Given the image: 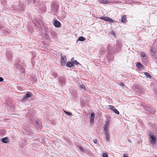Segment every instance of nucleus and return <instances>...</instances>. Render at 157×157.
Returning a JSON list of instances; mask_svg holds the SVG:
<instances>
[{
    "instance_id": "f257e3e1",
    "label": "nucleus",
    "mask_w": 157,
    "mask_h": 157,
    "mask_svg": "<svg viewBox=\"0 0 157 157\" xmlns=\"http://www.w3.org/2000/svg\"><path fill=\"white\" fill-rule=\"evenodd\" d=\"M61 63L62 66H64L66 63L67 58L65 55L61 54Z\"/></svg>"
},
{
    "instance_id": "f03ea898",
    "label": "nucleus",
    "mask_w": 157,
    "mask_h": 157,
    "mask_svg": "<svg viewBox=\"0 0 157 157\" xmlns=\"http://www.w3.org/2000/svg\"><path fill=\"white\" fill-rule=\"evenodd\" d=\"M150 138L151 139V143L152 144H153L156 141V138L155 137H154V135L152 133H151L149 135Z\"/></svg>"
},
{
    "instance_id": "7ed1b4c3",
    "label": "nucleus",
    "mask_w": 157,
    "mask_h": 157,
    "mask_svg": "<svg viewBox=\"0 0 157 157\" xmlns=\"http://www.w3.org/2000/svg\"><path fill=\"white\" fill-rule=\"evenodd\" d=\"M100 19L108 22H113V21L112 19L107 17H101L100 18Z\"/></svg>"
},
{
    "instance_id": "20e7f679",
    "label": "nucleus",
    "mask_w": 157,
    "mask_h": 157,
    "mask_svg": "<svg viewBox=\"0 0 157 157\" xmlns=\"http://www.w3.org/2000/svg\"><path fill=\"white\" fill-rule=\"evenodd\" d=\"M95 117V114L94 113H91L90 116V122L92 124L94 122V119Z\"/></svg>"
},
{
    "instance_id": "39448f33",
    "label": "nucleus",
    "mask_w": 157,
    "mask_h": 157,
    "mask_svg": "<svg viewBox=\"0 0 157 157\" xmlns=\"http://www.w3.org/2000/svg\"><path fill=\"white\" fill-rule=\"evenodd\" d=\"M109 106L110 109H112L114 112L115 113L117 114H119V112L114 106L111 105H109Z\"/></svg>"
},
{
    "instance_id": "423d86ee",
    "label": "nucleus",
    "mask_w": 157,
    "mask_h": 157,
    "mask_svg": "<svg viewBox=\"0 0 157 157\" xmlns=\"http://www.w3.org/2000/svg\"><path fill=\"white\" fill-rule=\"evenodd\" d=\"M32 96V94L30 92H28L23 98V100H25L28 98L31 97Z\"/></svg>"
},
{
    "instance_id": "0eeeda50",
    "label": "nucleus",
    "mask_w": 157,
    "mask_h": 157,
    "mask_svg": "<svg viewBox=\"0 0 157 157\" xmlns=\"http://www.w3.org/2000/svg\"><path fill=\"white\" fill-rule=\"evenodd\" d=\"M54 25L55 27L59 28L60 27L61 24L59 21L55 20L54 23Z\"/></svg>"
},
{
    "instance_id": "6e6552de",
    "label": "nucleus",
    "mask_w": 157,
    "mask_h": 157,
    "mask_svg": "<svg viewBox=\"0 0 157 157\" xmlns=\"http://www.w3.org/2000/svg\"><path fill=\"white\" fill-rule=\"evenodd\" d=\"M121 21L122 22H123V23L126 22L127 20L126 17V15H124L122 16V18L121 19Z\"/></svg>"
},
{
    "instance_id": "1a4fd4ad",
    "label": "nucleus",
    "mask_w": 157,
    "mask_h": 157,
    "mask_svg": "<svg viewBox=\"0 0 157 157\" xmlns=\"http://www.w3.org/2000/svg\"><path fill=\"white\" fill-rule=\"evenodd\" d=\"M66 66L67 67H70L73 66V64L72 62L71 63L70 61H69L66 64Z\"/></svg>"
},
{
    "instance_id": "9d476101",
    "label": "nucleus",
    "mask_w": 157,
    "mask_h": 157,
    "mask_svg": "<svg viewBox=\"0 0 157 157\" xmlns=\"http://www.w3.org/2000/svg\"><path fill=\"white\" fill-rule=\"evenodd\" d=\"M2 141L4 143H7L8 142H9V140L7 138L5 137L3 138L2 139Z\"/></svg>"
},
{
    "instance_id": "9b49d317",
    "label": "nucleus",
    "mask_w": 157,
    "mask_h": 157,
    "mask_svg": "<svg viewBox=\"0 0 157 157\" xmlns=\"http://www.w3.org/2000/svg\"><path fill=\"white\" fill-rule=\"evenodd\" d=\"M108 123H106L105 124V127L104 128V130L105 131V133H107L108 132L107 131V128L108 127Z\"/></svg>"
},
{
    "instance_id": "f8f14e48",
    "label": "nucleus",
    "mask_w": 157,
    "mask_h": 157,
    "mask_svg": "<svg viewBox=\"0 0 157 157\" xmlns=\"http://www.w3.org/2000/svg\"><path fill=\"white\" fill-rule=\"evenodd\" d=\"M136 67L139 69H140L143 67L142 65L139 62H137L136 63Z\"/></svg>"
},
{
    "instance_id": "ddd939ff",
    "label": "nucleus",
    "mask_w": 157,
    "mask_h": 157,
    "mask_svg": "<svg viewBox=\"0 0 157 157\" xmlns=\"http://www.w3.org/2000/svg\"><path fill=\"white\" fill-rule=\"evenodd\" d=\"M105 134L106 140L108 141H109V138L108 132L107 133H105Z\"/></svg>"
},
{
    "instance_id": "4468645a",
    "label": "nucleus",
    "mask_w": 157,
    "mask_h": 157,
    "mask_svg": "<svg viewBox=\"0 0 157 157\" xmlns=\"http://www.w3.org/2000/svg\"><path fill=\"white\" fill-rule=\"evenodd\" d=\"M79 88H80V90H81V89H83L84 90H86V87H85V86H84V85H81L79 86Z\"/></svg>"
},
{
    "instance_id": "2eb2a0df",
    "label": "nucleus",
    "mask_w": 157,
    "mask_h": 157,
    "mask_svg": "<svg viewBox=\"0 0 157 157\" xmlns=\"http://www.w3.org/2000/svg\"><path fill=\"white\" fill-rule=\"evenodd\" d=\"M100 2L101 3H103V4H107L108 3V1L106 0H101Z\"/></svg>"
},
{
    "instance_id": "dca6fc26",
    "label": "nucleus",
    "mask_w": 157,
    "mask_h": 157,
    "mask_svg": "<svg viewBox=\"0 0 157 157\" xmlns=\"http://www.w3.org/2000/svg\"><path fill=\"white\" fill-rule=\"evenodd\" d=\"M72 63L73 64V66H74V64H75L77 65L79 64V63L76 60H74L72 61Z\"/></svg>"
},
{
    "instance_id": "f3484780",
    "label": "nucleus",
    "mask_w": 157,
    "mask_h": 157,
    "mask_svg": "<svg viewBox=\"0 0 157 157\" xmlns=\"http://www.w3.org/2000/svg\"><path fill=\"white\" fill-rule=\"evenodd\" d=\"M85 40V38L83 36H80L79 37L78 40L80 41H83Z\"/></svg>"
},
{
    "instance_id": "a211bd4d",
    "label": "nucleus",
    "mask_w": 157,
    "mask_h": 157,
    "mask_svg": "<svg viewBox=\"0 0 157 157\" xmlns=\"http://www.w3.org/2000/svg\"><path fill=\"white\" fill-rule=\"evenodd\" d=\"M144 74L148 78H151V75H150V74L148 72H145L144 73Z\"/></svg>"
},
{
    "instance_id": "6ab92c4d",
    "label": "nucleus",
    "mask_w": 157,
    "mask_h": 157,
    "mask_svg": "<svg viewBox=\"0 0 157 157\" xmlns=\"http://www.w3.org/2000/svg\"><path fill=\"white\" fill-rule=\"evenodd\" d=\"M140 55L142 57H144L145 56V53L143 52H140Z\"/></svg>"
},
{
    "instance_id": "aec40b11",
    "label": "nucleus",
    "mask_w": 157,
    "mask_h": 157,
    "mask_svg": "<svg viewBox=\"0 0 157 157\" xmlns=\"http://www.w3.org/2000/svg\"><path fill=\"white\" fill-rule=\"evenodd\" d=\"M102 156V157H108V155L106 153H103Z\"/></svg>"
},
{
    "instance_id": "412c9836",
    "label": "nucleus",
    "mask_w": 157,
    "mask_h": 157,
    "mask_svg": "<svg viewBox=\"0 0 157 157\" xmlns=\"http://www.w3.org/2000/svg\"><path fill=\"white\" fill-rule=\"evenodd\" d=\"M65 113L66 114H67L69 116H71L72 115V113L70 112H65Z\"/></svg>"
},
{
    "instance_id": "4be33fe9",
    "label": "nucleus",
    "mask_w": 157,
    "mask_h": 157,
    "mask_svg": "<svg viewBox=\"0 0 157 157\" xmlns=\"http://www.w3.org/2000/svg\"><path fill=\"white\" fill-rule=\"evenodd\" d=\"M79 149L80 150H81V151H84V149H83V148L82 147H79Z\"/></svg>"
},
{
    "instance_id": "5701e85b",
    "label": "nucleus",
    "mask_w": 157,
    "mask_h": 157,
    "mask_svg": "<svg viewBox=\"0 0 157 157\" xmlns=\"http://www.w3.org/2000/svg\"><path fill=\"white\" fill-rule=\"evenodd\" d=\"M3 79L2 77H0V82H2L3 81Z\"/></svg>"
},
{
    "instance_id": "b1692460",
    "label": "nucleus",
    "mask_w": 157,
    "mask_h": 157,
    "mask_svg": "<svg viewBox=\"0 0 157 157\" xmlns=\"http://www.w3.org/2000/svg\"><path fill=\"white\" fill-rule=\"evenodd\" d=\"M94 142L95 143H97L98 142V141L96 139H95L94 140Z\"/></svg>"
},
{
    "instance_id": "393cba45",
    "label": "nucleus",
    "mask_w": 157,
    "mask_h": 157,
    "mask_svg": "<svg viewBox=\"0 0 157 157\" xmlns=\"http://www.w3.org/2000/svg\"><path fill=\"white\" fill-rule=\"evenodd\" d=\"M123 157H128L127 154H124L123 155Z\"/></svg>"
},
{
    "instance_id": "a878e982",
    "label": "nucleus",
    "mask_w": 157,
    "mask_h": 157,
    "mask_svg": "<svg viewBox=\"0 0 157 157\" xmlns=\"http://www.w3.org/2000/svg\"><path fill=\"white\" fill-rule=\"evenodd\" d=\"M112 33H113V34L114 36H115V33H114L113 32H112Z\"/></svg>"
},
{
    "instance_id": "bb28decb",
    "label": "nucleus",
    "mask_w": 157,
    "mask_h": 157,
    "mask_svg": "<svg viewBox=\"0 0 157 157\" xmlns=\"http://www.w3.org/2000/svg\"><path fill=\"white\" fill-rule=\"evenodd\" d=\"M128 141H129V142H131V141H130V140H129L128 139Z\"/></svg>"
}]
</instances>
